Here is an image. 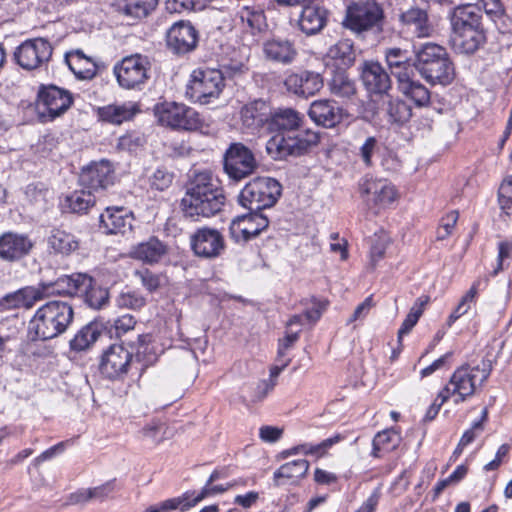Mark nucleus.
<instances>
[{
    "mask_svg": "<svg viewBox=\"0 0 512 512\" xmlns=\"http://www.w3.org/2000/svg\"><path fill=\"white\" fill-rule=\"evenodd\" d=\"M304 115L293 108L272 109L268 132H275L266 143L267 154L274 160L301 156L320 142V133L303 128Z\"/></svg>",
    "mask_w": 512,
    "mask_h": 512,
    "instance_id": "obj_1",
    "label": "nucleus"
},
{
    "mask_svg": "<svg viewBox=\"0 0 512 512\" xmlns=\"http://www.w3.org/2000/svg\"><path fill=\"white\" fill-rule=\"evenodd\" d=\"M225 195L209 169L195 170L186 184L180 207L185 218L199 220L218 214L225 205Z\"/></svg>",
    "mask_w": 512,
    "mask_h": 512,
    "instance_id": "obj_2",
    "label": "nucleus"
},
{
    "mask_svg": "<svg viewBox=\"0 0 512 512\" xmlns=\"http://www.w3.org/2000/svg\"><path fill=\"white\" fill-rule=\"evenodd\" d=\"M450 22L449 42L452 49L464 55H473L487 42L483 23V10L478 4H460L448 14Z\"/></svg>",
    "mask_w": 512,
    "mask_h": 512,
    "instance_id": "obj_3",
    "label": "nucleus"
},
{
    "mask_svg": "<svg viewBox=\"0 0 512 512\" xmlns=\"http://www.w3.org/2000/svg\"><path fill=\"white\" fill-rule=\"evenodd\" d=\"M415 70L431 85L447 86L455 78V66L445 47L425 43L415 52Z\"/></svg>",
    "mask_w": 512,
    "mask_h": 512,
    "instance_id": "obj_4",
    "label": "nucleus"
},
{
    "mask_svg": "<svg viewBox=\"0 0 512 512\" xmlns=\"http://www.w3.org/2000/svg\"><path fill=\"white\" fill-rule=\"evenodd\" d=\"M73 318L71 304L60 300L48 301L36 310L29 322V331L34 334V339H54L66 332Z\"/></svg>",
    "mask_w": 512,
    "mask_h": 512,
    "instance_id": "obj_5",
    "label": "nucleus"
},
{
    "mask_svg": "<svg viewBox=\"0 0 512 512\" xmlns=\"http://www.w3.org/2000/svg\"><path fill=\"white\" fill-rule=\"evenodd\" d=\"M491 373L489 362H482V365L475 367L462 366L451 376L449 383L439 392L442 402H446L451 396H456L454 403L464 402L471 397L477 385H482Z\"/></svg>",
    "mask_w": 512,
    "mask_h": 512,
    "instance_id": "obj_6",
    "label": "nucleus"
},
{
    "mask_svg": "<svg viewBox=\"0 0 512 512\" xmlns=\"http://www.w3.org/2000/svg\"><path fill=\"white\" fill-rule=\"evenodd\" d=\"M282 193L281 184L274 178L257 177L241 190L238 202L249 211H259L276 204Z\"/></svg>",
    "mask_w": 512,
    "mask_h": 512,
    "instance_id": "obj_7",
    "label": "nucleus"
},
{
    "mask_svg": "<svg viewBox=\"0 0 512 512\" xmlns=\"http://www.w3.org/2000/svg\"><path fill=\"white\" fill-rule=\"evenodd\" d=\"M224 88L223 73L216 69L194 70L186 87V96L200 104L219 98Z\"/></svg>",
    "mask_w": 512,
    "mask_h": 512,
    "instance_id": "obj_8",
    "label": "nucleus"
},
{
    "mask_svg": "<svg viewBox=\"0 0 512 512\" xmlns=\"http://www.w3.org/2000/svg\"><path fill=\"white\" fill-rule=\"evenodd\" d=\"M154 115L161 125L172 129L195 131L203 126L200 114L182 103H158L154 107Z\"/></svg>",
    "mask_w": 512,
    "mask_h": 512,
    "instance_id": "obj_9",
    "label": "nucleus"
},
{
    "mask_svg": "<svg viewBox=\"0 0 512 512\" xmlns=\"http://www.w3.org/2000/svg\"><path fill=\"white\" fill-rule=\"evenodd\" d=\"M73 104L72 93L54 84H41L38 88L36 110L43 122L63 115Z\"/></svg>",
    "mask_w": 512,
    "mask_h": 512,
    "instance_id": "obj_10",
    "label": "nucleus"
},
{
    "mask_svg": "<svg viewBox=\"0 0 512 512\" xmlns=\"http://www.w3.org/2000/svg\"><path fill=\"white\" fill-rule=\"evenodd\" d=\"M383 19L382 7L376 1H365L347 7L343 25L355 34H362L374 28L381 29Z\"/></svg>",
    "mask_w": 512,
    "mask_h": 512,
    "instance_id": "obj_11",
    "label": "nucleus"
},
{
    "mask_svg": "<svg viewBox=\"0 0 512 512\" xmlns=\"http://www.w3.org/2000/svg\"><path fill=\"white\" fill-rule=\"evenodd\" d=\"M257 168L254 153L241 142L231 143L223 155V169L233 181L239 182L249 177Z\"/></svg>",
    "mask_w": 512,
    "mask_h": 512,
    "instance_id": "obj_12",
    "label": "nucleus"
},
{
    "mask_svg": "<svg viewBox=\"0 0 512 512\" xmlns=\"http://www.w3.org/2000/svg\"><path fill=\"white\" fill-rule=\"evenodd\" d=\"M150 62L146 56L134 54L118 62L113 72L123 89H141L149 79Z\"/></svg>",
    "mask_w": 512,
    "mask_h": 512,
    "instance_id": "obj_13",
    "label": "nucleus"
},
{
    "mask_svg": "<svg viewBox=\"0 0 512 512\" xmlns=\"http://www.w3.org/2000/svg\"><path fill=\"white\" fill-rule=\"evenodd\" d=\"M52 52L53 48L47 39H29L15 49L14 60L22 69L31 71L46 64Z\"/></svg>",
    "mask_w": 512,
    "mask_h": 512,
    "instance_id": "obj_14",
    "label": "nucleus"
},
{
    "mask_svg": "<svg viewBox=\"0 0 512 512\" xmlns=\"http://www.w3.org/2000/svg\"><path fill=\"white\" fill-rule=\"evenodd\" d=\"M190 246L197 257L215 259L223 254L226 243L222 233L211 227L198 228L190 236Z\"/></svg>",
    "mask_w": 512,
    "mask_h": 512,
    "instance_id": "obj_15",
    "label": "nucleus"
},
{
    "mask_svg": "<svg viewBox=\"0 0 512 512\" xmlns=\"http://www.w3.org/2000/svg\"><path fill=\"white\" fill-rule=\"evenodd\" d=\"M133 353L122 344L110 345L101 355L100 373L111 380L121 379L130 368Z\"/></svg>",
    "mask_w": 512,
    "mask_h": 512,
    "instance_id": "obj_16",
    "label": "nucleus"
},
{
    "mask_svg": "<svg viewBox=\"0 0 512 512\" xmlns=\"http://www.w3.org/2000/svg\"><path fill=\"white\" fill-rule=\"evenodd\" d=\"M269 226L267 216L259 211H249L234 218L229 226L231 239L236 243H246L256 238Z\"/></svg>",
    "mask_w": 512,
    "mask_h": 512,
    "instance_id": "obj_17",
    "label": "nucleus"
},
{
    "mask_svg": "<svg viewBox=\"0 0 512 512\" xmlns=\"http://www.w3.org/2000/svg\"><path fill=\"white\" fill-rule=\"evenodd\" d=\"M199 34L190 21L175 22L166 32L167 48L176 55H184L195 50Z\"/></svg>",
    "mask_w": 512,
    "mask_h": 512,
    "instance_id": "obj_18",
    "label": "nucleus"
},
{
    "mask_svg": "<svg viewBox=\"0 0 512 512\" xmlns=\"http://www.w3.org/2000/svg\"><path fill=\"white\" fill-rule=\"evenodd\" d=\"M90 285V276L84 273L63 275L55 281L41 282L38 290L42 294V300L50 296H78L80 289H86Z\"/></svg>",
    "mask_w": 512,
    "mask_h": 512,
    "instance_id": "obj_19",
    "label": "nucleus"
},
{
    "mask_svg": "<svg viewBox=\"0 0 512 512\" xmlns=\"http://www.w3.org/2000/svg\"><path fill=\"white\" fill-rule=\"evenodd\" d=\"M272 107L267 101L257 99L248 102L240 109V122L243 129L250 134L268 130Z\"/></svg>",
    "mask_w": 512,
    "mask_h": 512,
    "instance_id": "obj_20",
    "label": "nucleus"
},
{
    "mask_svg": "<svg viewBox=\"0 0 512 512\" xmlns=\"http://www.w3.org/2000/svg\"><path fill=\"white\" fill-rule=\"evenodd\" d=\"M79 180L81 185L89 190L107 189L115 180L113 165L105 159L93 162L82 169Z\"/></svg>",
    "mask_w": 512,
    "mask_h": 512,
    "instance_id": "obj_21",
    "label": "nucleus"
},
{
    "mask_svg": "<svg viewBox=\"0 0 512 512\" xmlns=\"http://www.w3.org/2000/svg\"><path fill=\"white\" fill-rule=\"evenodd\" d=\"M323 84L322 76L309 70L290 73L284 80V86L289 93L303 98L314 96L322 89Z\"/></svg>",
    "mask_w": 512,
    "mask_h": 512,
    "instance_id": "obj_22",
    "label": "nucleus"
},
{
    "mask_svg": "<svg viewBox=\"0 0 512 512\" xmlns=\"http://www.w3.org/2000/svg\"><path fill=\"white\" fill-rule=\"evenodd\" d=\"M361 80L370 95H387L392 89V80L386 69L375 61H365L361 67Z\"/></svg>",
    "mask_w": 512,
    "mask_h": 512,
    "instance_id": "obj_23",
    "label": "nucleus"
},
{
    "mask_svg": "<svg viewBox=\"0 0 512 512\" xmlns=\"http://www.w3.org/2000/svg\"><path fill=\"white\" fill-rule=\"evenodd\" d=\"M308 116L319 126L333 128L342 122L344 110L335 101L321 99L310 104Z\"/></svg>",
    "mask_w": 512,
    "mask_h": 512,
    "instance_id": "obj_24",
    "label": "nucleus"
},
{
    "mask_svg": "<svg viewBox=\"0 0 512 512\" xmlns=\"http://www.w3.org/2000/svg\"><path fill=\"white\" fill-rule=\"evenodd\" d=\"M34 247L33 241L25 234L6 232L0 236V258L14 262L27 256Z\"/></svg>",
    "mask_w": 512,
    "mask_h": 512,
    "instance_id": "obj_25",
    "label": "nucleus"
},
{
    "mask_svg": "<svg viewBox=\"0 0 512 512\" xmlns=\"http://www.w3.org/2000/svg\"><path fill=\"white\" fill-rule=\"evenodd\" d=\"M385 62L396 78L397 85L414 75V59L408 50L399 47H389L384 51Z\"/></svg>",
    "mask_w": 512,
    "mask_h": 512,
    "instance_id": "obj_26",
    "label": "nucleus"
},
{
    "mask_svg": "<svg viewBox=\"0 0 512 512\" xmlns=\"http://www.w3.org/2000/svg\"><path fill=\"white\" fill-rule=\"evenodd\" d=\"M262 51L266 60L282 65L292 64L298 56L294 41L282 37L264 41Z\"/></svg>",
    "mask_w": 512,
    "mask_h": 512,
    "instance_id": "obj_27",
    "label": "nucleus"
},
{
    "mask_svg": "<svg viewBox=\"0 0 512 512\" xmlns=\"http://www.w3.org/2000/svg\"><path fill=\"white\" fill-rule=\"evenodd\" d=\"M100 227L106 234H125L132 229L133 214L124 207H107L100 214Z\"/></svg>",
    "mask_w": 512,
    "mask_h": 512,
    "instance_id": "obj_28",
    "label": "nucleus"
},
{
    "mask_svg": "<svg viewBox=\"0 0 512 512\" xmlns=\"http://www.w3.org/2000/svg\"><path fill=\"white\" fill-rule=\"evenodd\" d=\"M140 112L139 103L134 101L108 104L98 107L96 110L100 121L112 125H121L124 122L131 121Z\"/></svg>",
    "mask_w": 512,
    "mask_h": 512,
    "instance_id": "obj_29",
    "label": "nucleus"
},
{
    "mask_svg": "<svg viewBox=\"0 0 512 512\" xmlns=\"http://www.w3.org/2000/svg\"><path fill=\"white\" fill-rule=\"evenodd\" d=\"M328 15L329 12L324 6H304L298 18V27L307 36L315 35L326 26Z\"/></svg>",
    "mask_w": 512,
    "mask_h": 512,
    "instance_id": "obj_30",
    "label": "nucleus"
},
{
    "mask_svg": "<svg viewBox=\"0 0 512 512\" xmlns=\"http://www.w3.org/2000/svg\"><path fill=\"white\" fill-rule=\"evenodd\" d=\"M363 195H366V201L373 202L375 206L386 207L396 198L394 187L383 180L369 179L365 180L360 186Z\"/></svg>",
    "mask_w": 512,
    "mask_h": 512,
    "instance_id": "obj_31",
    "label": "nucleus"
},
{
    "mask_svg": "<svg viewBox=\"0 0 512 512\" xmlns=\"http://www.w3.org/2000/svg\"><path fill=\"white\" fill-rule=\"evenodd\" d=\"M399 21L402 25L411 29L415 36L419 38L431 35L432 25L426 9L412 6L400 13Z\"/></svg>",
    "mask_w": 512,
    "mask_h": 512,
    "instance_id": "obj_32",
    "label": "nucleus"
},
{
    "mask_svg": "<svg viewBox=\"0 0 512 512\" xmlns=\"http://www.w3.org/2000/svg\"><path fill=\"white\" fill-rule=\"evenodd\" d=\"M381 112L391 126L403 127L412 117V107L399 97H389L381 105Z\"/></svg>",
    "mask_w": 512,
    "mask_h": 512,
    "instance_id": "obj_33",
    "label": "nucleus"
},
{
    "mask_svg": "<svg viewBox=\"0 0 512 512\" xmlns=\"http://www.w3.org/2000/svg\"><path fill=\"white\" fill-rule=\"evenodd\" d=\"M40 300H42V294L38 290V286H27L3 296L0 300V306L4 309H29Z\"/></svg>",
    "mask_w": 512,
    "mask_h": 512,
    "instance_id": "obj_34",
    "label": "nucleus"
},
{
    "mask_svg": "<svg viewBox=\"0 0 512 512\" xmlns=\"http://www.w3.org/2000/svg\"><path fill=\"white\" fill-rule=\"evenodd\" d=\"M166 253L167 246L156 237L136 244L130 251L132 258L148 264L158 263Z\"/></svg>",
    "mask_w": 512,
    "mask_h": 512,
    "instance_id": "obj_35",
    "label": "nucleus"
},
{
    "mask_svg": "<svg viewBox=\"0 0 512 512\" xmlns=\"http://www.w3.org/2000/svg\"><path fill=\"white\" fill-rule=\"evenodd\" d=\"M308 469L309 462L305 459L287 462L274 472V483L277 486L297 483L306 475Z\"/></svg>",
    "mask_w": 512,
    "mask_h": 512,
    "instance_id": "obj_36",
    "label": "nucleus"
},
{
    "mask_svg": "<svg viewBox=\"0 0 512 512\" xmlns=\"http://www.w3.org/2000/svg\"><path fill=\"white\" fill-rule=\"evenodd\" d=\"M47 246L55 254L70 255L79 247L77 237L61 228H53L47 237Z\"/></svg>",
    "mask_w": 512,
    "mask_h": 512,
    "instance_id": "obj_37",
    "label": "nucleus"
},
{
    "mask_svg": "<svg viewBox=\"0 0 512 512\" xmlns=\"http://www.w3.org/2000/svg\"><path fill=\"white\" fill-rule=\"evenodd\" d=\"M65 62L78 79H92L97 73L95 62L82 50L67 52Z\"/></svg>",
    "mask_w": 512,
    "mask_h": 512,
    "instance_id": "obj_38",
    "label": "nucleus"
},
{
    "mask_svg": "<svg viewBox=\"0 0 512 512\" xmlns=\"http://www.w3.org/2000/svg\"><path fill=\"white\" fill-rule=\"evenodd\" d=\"M158 4V0H116L115 9L131 20H140L147 17Z\"/></svg>",
    "mask_w": 512,
    "mask_h": 512,
    "instance_id": "obj_39",
    "label": "nucleus"
},
{
    "mask_svg": "<svg viewBox=\"0 0 512 512\" xmlns=\"http://www.w3.org/2000/svg\"><path fill=\"white\" fill-rule=\"evenodd\" d=\"M399 92L410 99L416 107H427L431 101V93L420 81L413 76L397 85Z\"/></svg>",
    "mask_w": 512,
    "mask_h": 512,
    "instance_id": "obj_40",
    "label": "nucleus"
},
{
    "mask_svg": "<svg viewBox=\"0 0 512 512\" xmlns=\"http://www.w3.org/2000/svg\"><path fill=\"white\" fill-rule=\"evenodd\" d=\"M327 57L334 60L339 69L351 67L356 59L353 41L350 39L339 40L328 49Z\"/></svg>",
    "mask_w": 512,
    "mask_h": 512,
    "instance_id": "obj_41",
    "label": "nucleus"
},
{
    "mask_svg": "<svg viewBox=\"0 0 512 512\" xmlns=\"http://www.w3.org/2000/svg\"><path fill=\"white\" fill-rule=\"evenodd\" d=\"M102 325L98 322H90L83 326L70 340V349L76 352L84 351L101 336Z\"/></svg>",
    "mask_w": 512,
    "mask_h": 512,
    "instance_id": "obj_42",
    "label": "nucleus"
},
{
    "mask_svg": "<svg viewBox=\"0 0 512 512\" xmlns=\"http://www.w3.org/2000/svg\"><path fill=\"white\" fill-rule=\"evenodd\" d=\"M343 437L340 434H336L330 438L323 440L318 444H310L304 443L297 446H294L288 450L283 451V456L288 457L290 455L296 454H304V455H313L316 457L324 456L328 449H330L334 444L340 442Z\"/></svg>",
    "mask_w": 512,
    "mask_h": 512,
    "instance_id": "obj_43",
    "label": "nucleus"
},
{
    "mask_svg": "<svg viewBox=\"0 0 512 512\" xmlns=\"http://www.w3.org/2000/svg\"><path fill=\"white\" fill-rule=\"evenodd\" d=\"M78 296L83 298L84 303L92 309H101L109 301L108 289L98 286L92 277H90L89 287L80 289Z\"/></svg>",
    "mask_w": 512,
    "mask_h": 512,
    "instance_id": "obj_44",
    "label": "nucleus"
},
{
    "mask_svg": "<svg viewBox=\"0 0 512 512\" xmlns=\"http://www.w3.org/2000/svg\"><path fill=\"white\" fill-rule=\"evenodd\" d=\"M400 442V437L393 429H387L378 432L372 442V456L376 458L382 457L383 452L394 450Z\"/></svg>",
    "mask_w": 512,
    "mask_h": 512,
    "instance_id": "obj_45",
    "label": "nucleus"
},
{
    "mask_svg": "<svg viewBox=\"0 0 512 512\" xmlns=\"http://www.w3.org/2000/svg\"><path fill=\"white\" fill-rule=\"evenodd\" d=\"M428 302V296H421L417 298L414 305L411 307L408 315L402 322L401 327L399 328L397 333V340L400 346L402 345L403 336L409 334L413 327L417 324L419 318L421 317L424 311V307Z\"/></svg>",
    "mask_w": 512,
    "mask_h": 512,
    "instance_id": "obj_46",
    "label": "nucleus"
},
{
    "mask_svg": "<svg viewBox=\"0 0 512 512\" xmlns=\"http://www.w3.org/2000/svg\"><path fill=\"white\" fill-rule=\"evenodd\" d=\"M330 91L333 95L340 98H351L356 93V87L344 69H339L334 73L330 81Z\"/></svg>",
    "mask_w": 512,
    "mask_h": 512,
    "instance_id": "obj_47",
    "label": "nucleus"
},
{
    "mask_svg": "<svg viewBox=\"0 0 512 512\" xmlns=\"http://www.w3.org/2000/svg\"><path fill=\"white\" fill-rule=\"evenodd\" d=\"M95 204L91 191H74L66 196L64 207L73 213H86Z\"/></svg>",
    "mask_w": 512,
    "mask_h": 512,
    "instance_id": "obj_48",
    "label": "nucleus"
},
{
    "mask_svg": "<svg viewBox=\"0 0 512 512\" xmlns=\"http://www.w3.org/2000/svg\"><path fill=\"white\" fill-rule=\"evenodd\" d=\"M191 496H193V494H190V491H188L180 497L167 499L155 505H151L143 512H171L176 509L186 511L192 507L190 502Z\"/></svg>",
    "mask_w": 512,
    "mask_h": 512,
    "instance_id": "obj_49",
    "label": "nucleus"
},
{
    "mask_svg": "<svg viewBox=\"0 0 512 512\" xmlns=\"http://www.w3.org/2000/svg\"><path fill=\"white\" fill-rule=\"evenodd\" d=\"M238 15L241 22L246 24L253 34L260 32L265 26V15L261 9L244 6L239 10Z\"/></svg>",
    "mask_w": 512,
    "mask_h": 512,
    "instance_id": "obj_50",
    "label": "nucleus"
},
{
    "mask_svg": "<svg viewBox=\"0 0 512 512\" xmlns=\"http://www.w3.org/2000/svg\"><path fill=\"white\" fill-rule=\"evenodd\" d=\"M380 151V143L374 136L367 137L359 147L358 156L366 167L373 166V157Z\"/></svg>",
    "mask_w": 512,
    "mask_h": 512,
    "instance_id": "obj_51",
    "label": "nucleus"
},
{
    "mask_svg": "<svg viewBox=\"0 0 512 512\" xmlns=\"http://www.w3.org/2000/svg\"><path fill=\"white\" fill-rule=\"evenodd\" d=\"M173 180L174 174L168 169L161 167L157 168L149 177V184L152 189L165 191L172 185Z\"/></svg>",
    "mask_w": 512,
    "mask_h": 512,
    "instance_id": "obj_52",
    "label": "nucleus"
},
{
    "mask_svg": "<svg viewBox=\"0 0 512 512\" xmlns=\"http://www.w3.org/2000/svg\"><path fill=\"white\" fill-rule=\"evenodd\" d=\"M388 244L389 237L386 234L382 233L374 235L370 249V261L373 268H375L378 262L384 258Z\"/></svg>",
    "mask_w": 512,
    "mask_h": 512,
    "instance_id": "obj_53",
    "label": "nucleus"
},
{
    "mask_svg": "<svg viewBox=\"0 0 512 512\" xmlns=\"http://www.w3.org/2000/svg\"><path fill=\"white\" fill-rule=\"evenodd\" d=\"M113 487L111 483H106L98 487L89 488L83 491H79L76 494V502H87L92 499L104 500L112 492Z\"/></svg>",
    "mask_w": 512,
    "mask_h": 512,
    "instance_id": "obj_54",
    "label": "nucleus"
},
{
    "mask_svg": "<svg viewBox=\"0 0 512 512\" xmlns=\"http://www.w3.org/2000/svg\"><path fill=\"white\" fill-rule=\"evenodd\" d=\"M116 304L120 308L137 310L146 304V299L136 291H126L119 294Z\"/></svg>",
    "mask_w": 512,
    "mask_h": 512,
    "instance_id": "obj_55",
    "label": "nucleus"
},
{
    "mask_svg": "<svg viewBox=\"0 0 512 512\" xmlns=\"http://www.w3.org/2000/svg\"><path fill=\"white\" fill-rule=\"evenodd\" d=\"M498 201L501 209L506 214L512 213V175L505 178L498 191Z\"/></svg>",
    "mask_w": 512,
    "mask_h": 512,
    "instance_id": "obj_56",
    "label": "nucleus"
},
{
    "mask_svg": "<svg viewBox=\"0 0 512 512\" xmlns=\"http://www.w3.org/2000/svg\"><path fill=\"white\" fill-rule=\"evenodd\" d=\"M49 194V189L40 182L28 184L25 188L27 199L34 204H45Z\"/></svg>",
    "mask_w": 512,
    "mask_h": 512,
    "instance_id": "obj_57",
    "label": "nucleus"
},
{
    "mask_svg": "<svg viewBox=\"0 0 512 512\" xmlns=\"http://www.w3.org/2000/svg\"><path fill=\"white\" fill-rule=\"evenodd\" d=\"M228 488L229 486L213 485V483H206L199 493H196L194 491L190 492V494H193V496H191L190 498L192 507L209 496L225 492Z\"/></svg>",
    "mask_w": 512,
    "mask_h": 512,
    "instance_id": "obj_58",
    "label": "nucleus"
},
{
    "mask_svg": "<svg viewBox=\"0 0 512 512\" xmlns=\"http://www.w3.org/2000/svg\"><path fill=\"white\" fill-rule=\"evenodd\" d=\"M136 325V320L131 314H124L115 319L113 327L115 329V335L121 337L130 330H133Z\"/></svg>",
    "mask_w": 512,
    "mask_h": 512,
    "instance_id": "obj_59",
    "label": "nucleus"
},
{
    "mask_svg": "<svg viewBox=\"0 0 512 512\" xmlns=\"http://www.w3.org/2000/svg\"><path fill=\"white\" fill-rule=\"evenodd\" d=\"M166 9L171 13L198 10V0H166Z\"/></svg>",
    "mask_w": 512,
    "mask_h": 512,
    "instance_id": "obj_60",
    "label": "nucleus"
},
{
    "mask_svg": "<svg viewBox=\"0 0 512 512\" xmlns=\"http://www.w3.org/2000/svg\"><path fill=\"white\" fill-rule=\"evenodd\" d=\"M142 145V138L134 133H127L118 139L117 148L124 151H135Z\"/></svg>",
    "mask_w": 512,
    "mask_h": 512,
    "instance_id": "obj_61",
    "label": "nucleus"
},
{
    "mask_svg": "<svg viewBox=\"0 0 512 512\" xmlns=\"http://www.w3.org/2000/svg\"><path fill=\"white\" fill-rule=\"evenodd\" d=\"M373 306V296L370 295L367 298H365V300L355 308L353 314L351 315L347 323L349 324L357 320H363L368 315Z\"/></svg>",
    "mask_w": 512,
    "mask_h": 512,
    "instance_id": "obj_62",
    "label": "nucleus"
},
{
    "mask_svg": "<svg viewBox=\"0 0 512 512\" xmlns=\"http://www.w3.org/2000/svg\"><path fill=\"white\" fill-rule=\"evenodd\" d=\"M282 433L283 430L275 426L265 425L259 429L260 439L267 443L277 442L281 438Z\"/></svg>",
    "mask_w": 512,
    "mask_h": 512,
    "instance_id": "obj_63",
    "label": "nucleus"
},
{
    "mask_svg": "<svg viewBox=\"0 0 512 512\" xmlns=\"http://www.w3.org/2000/svg\"><path fill=\"white\" fill-rule=\"evenodd\" d=\"M327 303L313 299V305L311 308H308L303 314L307 322L315 323L318 321L326 309Z\"/></svg>",
    "mask_w": 512,
    "mask_h": 512,
    "instance_id": "obj_64",
    "label": "nucleus"
}]
</instances>
